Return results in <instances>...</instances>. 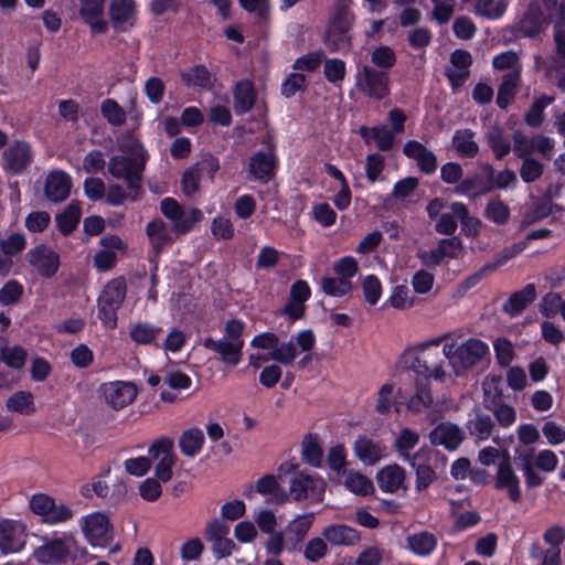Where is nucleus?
<instances>
[{
  "label": "nucleus",
  "instance_id": "f257e3e1",
  "mask_svg": "<svg viewBox=\"0 0 565 565\" xmlns=\"http://www.w3.org/2000/svg\"><path fill=\"white\" fill-rule=\"evenodd\" d=\"M461 338L460 331L445 332L407 349L402 358L405 364L425 380H434L439 383H448L450 373L447 370L445 358L440 359L436 349L440 344L452 342Z\"/></svg>",
  "mask_w": 565,
  "mask_h": 565
},
{
  "label": "nucleus",
  "instance_id": "f03ea898",
  "mask_svg": "<svg viewBox=\"0 0 565 565\" xmlns=\"http://www.w3.org/2000/svg\"><path fill=\"white\" fill-rule=\"evenodd\" d=\"M443 355L446 360L450 381L465 374L467 371L481 363L489 355V345L478 338H469L461 343L458 340L445 343Z\"/></svg>",
  "mask_w": 565,
  "mask_h": 565
},
{
  "label": "nucleus",
  "instance_id": "7ed1b4c3",
  "mask_svg": "<svg viewBox=\"0 0 565 565\" xmlns=\"http://www.w3.org/2000/svg\"><path fill=\"white\" fill-rule=\"evenodd\" d=\"M243 330L244 322L235 319L230 320L225 324V334L222 339L206 338L203 345L207 350L217 353L224 363L237 365L242 361V350L244 347Z\"/></svg>",
  "mask_w": 565,
  "mask_h": 565
},
{
  "label": "nucleus",
  "instance_id": "20e7f679",
  "mask_svg": "<svg viewBox=\"0 0 565 565\" xmlns=\"http://www.w3.org/2000/svg\"><path fill=\"white\" fill-rule=\"evenodd\" d=\"M78 525L85 541L93 548H106L114 540V525L106 512L94 511L83 515Z\"/></svg>",
  "mask_w": 565,
  "mask_h": 565
},
{
  "label": "nucleus",
  "instance_id": "39448f33",
  "mask_svg": "<svg viewBox=\"0 0 565 565\" xmlns=\"http://www.w3.org/2000/svg\"><path fill=\"white\" fill-rule=\"evenodd\" d=\"M135 159L122 156H115L108 162L109 173L116 178L124 180L128 188L138 189L141 182V172L146 161V152L141 145L136 143L134 147Z\"/></svg>",
  "mask_w": 565,
  "mask_h": 565
},
{
  "label": "nucleus",
  "instance_id": "423d86ee",
  "mask_svg": "<svg viewBox=\"0 0 565 565\" xmlns=\"http://www.w3.org/2000/svg\"><path fill=\"white\" fill-rule=\"evenodd\" d=\"M160 210L170 221L172 231L181 235L193 231L203 220V212L200 209L180 205L172 198L163 199Z\"/></svg>",
  "mask_w": 565,
  "mask_h": 565
},
{
  "label": "nucleus",
  "instance_id": "0eeeda50",
  "mask_svg": "<svg viewBox=\"0 0 565 565\" xmlns=\"http://www.w3.org/2000/svg\"><path fill=\"white\" fill-rule=\"evenodd\" d=\"M126 297V282L121 278L110 280L98 298V318L107 329L117 326V311Z\"/></svg>",
  "mask_w": 565,
  "mask_h": 565
},
{
  "label": "nucleus",
  "instance_id": "6e6552de",
  "mask_svg": "<svg viewBox=\"0 0 565 565\" xmlns=\"http://www.w3.org/2000/svg\"><path fill=\"white\" fill-rule=\"evenodd\" d=\"M327 483L319 475L297 472L289 482V497L295 501H308L318 503L323 500Z\"/></svg>",
  "mask_w": 565,
  "mask_h": 565
},
{
  "label": "nucleus",
  "instance_id": "1a4fd4ad",
  "mask_svg": "<svg viewBox=\"0 0 565 565\" xmlns=\"http://www.w3.org/2000/svg\"><path fill=\"white\" fill-rule=\"evenodd\" d=\"M316 344V337L311 330H302L288 342H277L273 351H270V360L284 365L294 363L299 348L300 352H310Z\"/></svg>",
  "mask_w": 565,
  "mask_h": 565
},
{
  "label": "nucleus",
  "instance_id": "9d476101",
  "mask_svg": "<svg viewBox=\"0 0 565 565\" xmlns=\"http://www.w3.org/2000/svg\"><path fill=\"white\" fill-rule=\"evenodd\" d=\"M99 393L107 406L120 411L136 399L138 388L132 382L111 381L102 384Z\"/></svg>",
  "mask_w": 565,
  "mask_h": 565
},
{
  "label": "nucleus",
  "instance_id": "9b49d317",
  "mask_svg": "<svg viewBox=\"0 0 565 565\" xmlns=\"http://www.w3.org/2000/svg\"><path fill=\"white\" fill-rule=\"evenodd\" d=\"M150 460L154 462V475L158 480L168 482L172 478V468L175 462L173 441L170 438H160L149 447Z\"/></svg>",
  "mask_w": 565,
  "mask_h": 565
},
{
  "label": "nucleus",
  "instance_id": "f8f14e48",
  "mask_svg": "<svg viewBox=\"0 0 565 565\" xmlns=\"http://www.w3.org/2000/svg\"><path fill=\"white\" fill-rule=\"evenodd\" d=\"M352 25V15L345 8H340L333 14L328 30L326 32L324 42L332 50L338 51L349 45V30Z\"/></svg>",
  "mask_w": 565,
  "mask_h": 565
},
{
  "label": "nucleus",
  "instance_id": "ddd939ff",
  "mask_svg": "<svg viewBox=\"0 0 565 565\" xmlns=\"http://www.w3.org/2000/svg\"><path fill=\"white\" fill-rule=\"evenodd\" d=\"M356 86L362 93L375 99H383L390 93L387 74L369 65H364L356 75Z\"/></svg>",
  "mask_w": 565,
  "mask_h": 565
},
{
  "label": "nucleus",
  "instance_id": "4468645a",
  "mask_svg": "<svg viewBox=\"0 0 565 565\" xmlns=\"http://www.w3.org/2000/svg\"><path fill=\"white\" fill-rule=\"evenodd\" d=\"M26 543V526L22 521H0V552L3 555L22 551Z\"/></svg>",
  "mask_w": 565,
  "mask_h": 565
},
{
  "label": "nucleus",
  "instance_id": "2eb2a0df",
  "mask_svg": "<svg viewBox=\"0 0 565 565\" xmlns=\"http://www.w3.org/2000/svg\"><path fill=\"white\" fill-rule=\"evenodd\" d=\"M108 15L115 31L130 32L138 20L137 3L135 0H110Z\"/></svg>",
  "mask_w": 565,
  "mask_h": 565
},
{
  "label": "nucleus",
  "instance_id": "dca6fc26",
  "mask_svg": "<svg viewBox=\"0 0 565 565\" xmlns=\"http://www.w3.org/2000/svg\"><path fill=\"white\" fill-rule=\"evenodd\" d=\"M230 527L218 519H213L206 524L205 539L211 544V550L216 558L230 556L236 548L235 543L228 537Z\"/></svg>",
  "mask_w": 565,
  "mask_h": 565
},
{
  "label": "nucleus",
  "instance_id": "f3484780",
  "mask_svg": "<svg viewBox=\"0 0 565 565\" xmlns=\"http://www.w3.org/2000/svg\"><path fill=\"white\" fill-rule=\"evenodd\" d=\"M218 160L214 157H207L198 162L194 167L186 170L182 178V190L186 196L198 192L200 181L207 178L213 181L215 172L218 170Z\"/></svg>",
  "mask_w": 565,
  "mask_h": 565
},
{
  "label": "nucleus",
  "instance_id": "a211bd4d",
  "mask_svg": "<svg viewBox=\"0 0 565 565\" xmlns=\"http://www.w3.org/2000/svg\"><path fill=\"white\" fill-rule=\"evenodd\" d=\"M26 259L38 274L45 278L53 277L60 267V255L46 245L31 248Z\"/></svg>",
  "mask_w": 565,
  "mask_h": 565
},
{
  "label": "nucleus",
  "instance_id": "6ab92c4d",
  "mask_svg": "<svg viewBox=\"0 0 565 565\" xmlns=\"http://www.w3.org/2000/svg\"><path fill=\"white\" fill-rule=\"evenodd\" d=\"M106 0H78V12L93 33L104 34L109 29L105 18Z\"/></svg>",
  "mask_w": 565,
  "mask_h": 565
},
{
  "label": "nucleus",
  "instance_id": "aec40b11",
  "mask_svg": "<svg viewBox=\"0 0 565 565\" xmlns=\"http://www.w3.org/2000/svg\"><path fill=\"white\" fill-rule=\"evenodd\" d=\"M68 541H74L71 533L65 534L64 537L47 541L34 550L33 556L43 564L63 563L70 555Z\"/></svg>",
  "mask_w": 565,
  "mask_h": 565
},
{
  "label": "nucleus",
  "instance_id": "412c9836",
  "mask_svg": "<svg viewBox=\"0 0 565 565\" xmlns=\"http://www.w3.org/2000/svg\"><path fill=\"white\" fill-rule=\"evenodd\" d=\"M494 488L505 492L510 501L518 503L522 499L520 478L510 462H501L497 467Z\"/></svg>",
  "mask_w": 565,
  "mask_h": 565
},
{
  "label": "nucleus",
  "instance_id": "4be33fe9",
  "mask_svg": "<svg viewBox=\"0 0 565 565\" xmlns=\"http://www.w3.org/2000/svg\"><path fill=\"white\" fill-rule=\"evenodd\" d=\"M99 243L103 248L95 254L94 266L100 271H107L116 265V252H125L127 246L117 235L104 236Z\"/></svg>",
  "mask_w": 565,
  "mask_h": 565
},
{
  "label": "nucleus",
  "instance_id": "5701e85b",
  "mask_svg": "<svg viewBox=\"0 0 565 565\" xmlns=\"http://www.w3.org/2000/svg\"><path fill=\"white\" fill-rule=\"evenodd\" d=\"M354 455L364 465H375L387 456V447L381 440L359 436L353 446Z\"/></svg>",
  "mask_w": 565,
  "mask_h": 565
},
{
  "label": "nucleus",
  "instance_id": "b1692460",
  "mask_svg": "<svg viewBox=\"0 0 565 565\" xmlns=\"http://www.w3.org/2000/svg\"><path fill=\"white\" fill-rule=\"evenodd\" d=\"M277 160L273 149L257 151L249 159V174L262 182L269 181L276 170Z\"/></svg>",
  "mask_w": 565,
  "mask_h": 565
},
{
  "label": "nucleus",
  "instance_id": "393cba45",
  "mask_svg": "<svg viewBox=\"0 0 565 565\" xmlns=\"http://www.w3.org/2000/svg\"><path fill=\"white\" fill-rule=\"evenodd\" d=\"M3 159L6 170L19 173L32 162L33 153L29 143L18 141L4 150Z\"/></svg>",
  "mask_w": 565,
  "mask_h": 565
},
{
  "label": "nucleus",
  "instance_id": "a878e982",
  "mask_svg": "<svg viewBox=\"0 0 565 565\" xmlns=\"http://www.w3.org/2000/svg\"><path fill=\"white\" fill-rule=\"evenodd\" d=\"M72 179L62 170H55L47 174L44 192L49 200L58 203L66 200L71 193Z\"/></svg>",
  "mask_w": 565,
  "mask_h": 565
},
{
  "label": "nucleus",
  "instance_id": "bb28decb",
  "mask_svg": "<svg viewBox=\"0 0 565 565\" xmlns=\"http://www.w3.org/2000/svg\"><path fill=\"white\" fill-rule=\"evenodd\" d=\"M403 153L416 161L420 171L431 174L437 169V157L423 143L416 140H408L403 147Z\"/></svg>",
  "mask_w": 565,
  "mask_h": 565
},
{
  "label": "nucleus",
  "instance_id": "cd10ccee",
  "mask_svg": "<svg viewBox=\"0 0 565 565\" xmlns=\"http://www.w3.org/2000/svg\"><path fill=\"white\" fill-rule=\"evenodd\" d=\"M419 438V434L416 430L404 427L399 430L394 440V448L398 457L408 462L412 467L416 466V460L419 459L423 451L420 450L415 455H411V451L418 445Z\"/></svg>",
  "mask_w": 565,
  "mask_h": 565
},
{
  "label": "nucleus",
  "instance_id": "c85d7f7f",
  "mask_svg": "<svg viewBox=\"0 0 565 565\" xmlns=\"http://www.w3.org/2000/svg\"><path fill=\"white\" fill-rule=\"evenodd\" d=\"M431 444L444 446L448 450H455L463 440V431L451 423L437 425L429 434Z\"/></svg>",
  "mask_w": 565,
  "mask_h": 565
},
{
  "label": "nucleus",
  "instance_id": "c756f323",
  "mask_svg": "<svg viewBox=\"0 0 565 565\" xmlns=\"http://www.w3.org/2000/svg\"><path fill=\"white\" fill-rule=\"evenodd\" d=\"M379 488L386 493H394L405 489V470L396 465H387L376 473Z\"/></svg>",
  "mask_w": 565,
  "mask_h": 565
},
{
  "label": "nucleus",
  "instance_id": "7c9ffc66",
  "mask_svg": "<svg viewBox=\"0 0 565 565\" xmlns=\"http://www.w3.org/2000/svg\"><path fill=\"white\" fill-rule=\"evenodd\" d=\"M322 536L335 546H353L361 541L360 532L345 524H333L322 531Z\"/></svg>",
  "mask_w": 565,
  "mask_h": 565
},
{
  "label": "nucleus",
  "instance_id": "2f4dec72",
  "mask_svg": "<svg viewBox=\"0 0 565 565\" xmlns=\"http://www.w3.org/2000/svg\"><path fill=\"white\" fill-rule=\"evenodd\" d=\"M311 289L307 281L299 279L290 288L289 301L285 311L292 319L302 317L305 312V302L310 298Z\"/></svg>",
  "mask_w": 565,
  "mask_h": 565
},
{
  "label": "nucleus",
  "instance_id": "473e14b6",
  "mask_svg": "<svg viewBox=\"0 0 565 565\" xmlns=\"http://www.w3.org/2000/svg\"><path fill=\"white\" fill-rule=\"evenodd\" d=\"M484 138L498 160L504 158L512 150L510 139L504 128L500 125L493 124L489 126Z\"/></svg>",
  "mask_w": 565,
  "mask_h": 565
},
{
  "label": "nucleus",
  "instance_id": "72a5a7b5",
  "mask_svg": "<svg viewBox=\"0 0 565 565\" xmlns=\"http://www.w3.org/2000/svg\"><path fill=\"white\" fill-rule=\"evenodd\" d=\"M315 518L313 512H308L297 515L288 523L285 530L286 540L291 543L294 548L303 541L313 524Z\"/></svg>",
  "mask_w": 565,
  "mask_h": 565
},
{
  "label": "nucleus",
  "instance_id": "f704fd0d",
  "mask_svg": "<svg viewBox=\"0 0 565 565\" xmlns=\"http://www.w3.org/2000/svg\"><path fill=\"white\" fill-rule=\"evenodd\" d=\"M339 480L348 491L356 495L365 497L374 491L372 480L362 472L353 469L343 470Z\"/></svg>",
  "mask_w": 565,
  "mask_h": 565
},
{
  "label": "nucleus",
  "instance_id": "c9c22d12",
  "mask_svg": "<svg viewBox=\"0 0 565 565\" xmlns=\"http://www.w3.org/2000/svg\"><path fill=\"white\" fill-rule=\"evenodd\" d=\"M430 380H425L423 376L416 375L415 387L416 392L406 403V407L412 413H422L427 409L433 403V395L430 391Z\"/></svg>",
  "mask_w": 565,
  "mask_h": 565
},
{
  "label": "nucleus",
  "instance_id": "e433bc0d",
  "mask_svg": "<svg viewBox=\"0 0 565 565\" xmlns=\"http://www.w3.org/2000/svg\"><path fill=\"white\" fill-rule=\"evenodd\" d=\"M255 488L258 493L269 497V503L280 505L289 500L288 493L280 487L274 475H265L259 478Z\"/></svg>",
  "mask_w": 565,
  "mask_h": 565
},
{
  "label": "nucleus",
  "instance_id": "4c0bfd02",
  "mask_svg": "<svg viewBox=\"0 0 565 565\" xmlns=\"http://www.w3.org/2000/svg\"><path fill=\"white\" fill-rule=\"evenodd\" d=\"M437 546V539L433 533L422 531L407 535L406 547L417 556L430 555Z\"/></svg>",
  "mask_w": 565,
  "mask_h": 565
},
{
  "label": "nucleus",
  "instance_id": "58836bf2",
  "mask_svg": "<svg viewBox=\"0 0 565 565\" xmlns=\"http://www.w3.org/2000/svg\"><path fill=\"white\" fill-rule=\"evenodd\" d=\"M536 297L534 285H526L522 290L514 292L503 305V310L512 317L520 315Z\"/></svg>",
  "mask_w": 565,
  "mask_h": 565
},
{
  "label": "nucleus",
  "instance_id": "ea45409f",
  "mask_svg": "<svg viewBox=\"0 0 565 565\" xmlns=\"http://www.w3.org/2000/svg\"><path fill=\"white\" fill-rule=\"evenodd\" d=\"M146 234L156 253H160L172 243V237L162 220L157 218L149 222L146 226Z\"/></svg>",
  "mask_w": 565,
  "mask_h": 565
},
{
  "label": "nucleus",
  "instance_id": "a19ab883",
  "mask_svg": "<svg viewBox=\"0 0 565 565\" xmlns=\"http://www.w3.org/2000/svg\"><path fill=\"white\" fill-rule=\"evenodd\" d=\"M256 93L252 82H238L234 89V110L237 115L248 113L255 104Z\"/></svg>",
  "mask_w": 565,
  "mask_h": 565
},
{
  "label": "nucleus",
  "instance_id": "79ce46f5",
  "mask_svg": "<svg viewBox=\"0 0 565 565\" xmlns=\"http://www.w3.org/2000/svg\"><path fill=\"white\" fill-rule=\"evenodd\" d=\"M360 135L366 143L375 142L376 147L382 151L390 150L394 143L395 134L383 125L372 128L361 127Z\"/></svg>",
  "mask_w": 565,
  "mask_h": 565
},
{
  "label": "nucleus",
  "instance_id": "37998d69",
  "mask_svg": "<svg viewBox=\"0 0 565 565\" xmlns=\"http://www.w3.org/2000/svg\"><path fill=\"white\" fill-rule=\"evenodd\" d=\"M6 407L12 413L25 416L32 415L36 411L34 395L30 391H17L8 397L6 401Z\"/></svg>",
  "mask_w": 565,
  "mask_h": 565
},
{
  "label": "nucleus",
  "instance_id": "c03bdc74",
  "mask_svg": "<svg viewBox=\"0 0 565 565\" xmlns=\"http://www.w3.org/2000/svg\"><path fill=\"white\" fill-rule=\"evenodd\" d=\"M204 440V434L200 428H189L179 438L180 451L186 457H195L201 452Z\"/></svg>",
  "mask_w": 565,
  "mask_h": 565
},
{
  "label": "nucleus",
  "instance_id": "a18cd8bd",
  "mask_svg": "<svg viewBox=\"0 0 565 565\" xmlns=\"http://www.w3.org/2000/svg\"><path fill=\"white\" fill-rule=\"evenodd\" d=\"M547 20L539 6L532 4L519 22V31L524 36L532 38L541 32Z\"/></svg>",
  "mask_w": 565,
  "mask_h": 565
},
{
  "label": "nucleus",
  "instance_id": "49530a36",
  "mask_svg": "<svg viewBox=\"0 0 565 565\" xmlns=\"http://www.w3.org/2000/svg\"><path fill=\"white\" fill-rule=\"evenodd\" d=\"M450 210L461 223V231L468 237H476L483 224L481 220L469 215L468 207L462 202H452Z\"/></svg>",
  "mask_w": 565,
  "mask_h": 565
},
{
  "label": "nucleus",
  "instance_id": "de8ad7c7",
  "mask_svg": "<svg viewBox=\"0 0 565 565\" xmlns=\"http://www.w3.org/2000/svg\"><path fill=\"white\" fill-rule=\"evenodd\" d=\"M472 58L469 52L456 50L450 56L451 67L448 68V77L454 84L461 83L469 73Z\"/></svg>",
  "mask_w": 565,
  "mask_h": 565
},
{
  "label": "nucleus",
  "instance_id": "09e8293b",
  "mask_svg": "<svg viewBox=\"0 0 565 565\" xmlns=\"http://www.w3.org/2000/svg\"><path fill=\"white\" fill-rule=\"evenodd\" d=\"M451 141L460 157L475 158L479 152V146L475 141V132L470 129L455 131Z\"/></svg>",
  "mask_w": 565,
  "mask_h": 565
},
{
  "label": "nucleus",
  "instance_id": "8fccbe9b",
  "mask_svg": "<svg viewBox=\"0 0 565 565\" xmlns=\"http://www.w3.org/2000/svg\"><path fill=\"white\" fill-rule=\"evenodd\" d=\"M535 66L544 68L546 77L552 81L561 90L565 92V64L550 57L544 60L540 56L535 57Z\"/></svg>",
  "mask_w": 565,
  "mask_h": 565
},
{
  "label": "nucleus",
  "instance_id": "3c124183",
  "mask_svg": "<svg viewBox=\"0 0 565 565\" xmlns=\"http://www.w3.org/2000/svg\"><path fill=\"white\" fill-rule=\"evenodd\" d=\"M493 189L491 182H486L480 175L473 174L461 180L456 186V193L469 198H479Z\"/></svg>",
  "mask_w": 565,
  "mask_h": 565
},
{
  "label": "nucleus",
  "instance_id": "603ef678",
  "mask_svg": "<svg viewBox=\"0 0 565 565\" xmlns=\"http://www.w3.org/2000/svg\"><path fill=\"white\" fill-rule=\"evenodd\" d=\"M302 460L313 468L322 465L323 449L317 435H307L301 443Z\"/></svg>",
  "mask_w": 565,
  "mask_h": 565
},
{
  "label": "nucleus",
  "instance_id": "864d4df0",
  "mask_svg": "<svg viewBox=\"0 0 565 565\" xmlns=\"http://www.w3.org/2000/svg\"><path fill=\"white\" fill-rule=\"evenodd\" d=\"M374 408L380 415H387L393 409H398L397 396L393 383H384L379 388Z\"/></svg>",
  "mask_w": 565,
  "mask_h": 565
},
{
  "label": "nucleus",
  "instance_id": "5fc2aeb1",
  "mask_svg": "<svg viewBox=\"0 0 565 565\" xmlns=\"http://www.w3.org/2000/svg\"><path fill=\"white\" fill-rule=\"evenodd\" d=\"M510 0H476L475 13L490 19H500L507 11Z\"/></svg>",
  "mask_w": 565,
  "mask_h": 565
},
{
  "label": "nucleus",
  "instance_id": "6e6d98bb",
  "mask_svg": "<svg viewBox=\"0 0 565 565\" xmlns=\"http://www.w3.org/2000/svg\"><path fill=\"white\" fill-rule=\"evenodd\" d=\"M467 428L472 437L478 441H482L491 436L493 422L488 414L477 413L473 418L468 422Z\"/></svg>",
  "mask_w": 565,
  "mask_h": 565
},
{
  "label": "nucleus",
  "instance_id": "4d7b16f0",
  "mask_svg": "<svg viewBox=\"0 0 565 565\" xmlns=\"http://www.w3.org/2000/svg\"><path fill=\"white\" fill-rule=\"evenodd\" d=\"M161 332V328L149 322H137L130 326L129 335L138 344L152 343Z\"/></svg>",
  "mask_w": 565,
  "mask_h": 565
},
{
  "label": "nucleus",
  "instance_id": "13d9d810",
  "mask_svg": "<svg viewBox=\"0 0 565 565\" xmlns=\"http://www.w3.org/2000/svg\"><path fill=\"white\" fill-rule=\"evenodd\" d=\"M81 218V209L78 204L71 203L66 209L57 214L56 223L61 233L64 235L70 234L75 230Z\"/></svg>",
  "mask_w": 565,
  "mask_h": 565
},
{
  "label": "nucleus",
  "instance_id": "bf43d9fd",
  "mask_svg": "<svg viewBox=\"0 0 565 565\" xmlns=\"http://www.w3.org/2000/svg\"><path fill=\"white\" fill-rule=\"evenodd\" d=\"M520 77L518 73H507L498 89L497 104L500 108H507L514 96Z\"/></svg>",
  "mask_w": 565,
  "mask_h": 565
},
{
  "label": "nucleus",
  "instance_id": "052dcab7",
  "mask_svg": "<svg viewBox=\"0 0 565 565\" xmlns=\"http://www.w3.org/2000/svg\"><path fill=\"white\" fill-rule=\"evenodd\" d=\"M55 504L56 501L52 497L44 493L33 494L29 502L31 511L39 515L43 523H45L47 520Z\"/></svg>",
  "mask_w": 565,
  "mask_h": 565
},
{
  "label": "nucleus",
  "instance_id": "680f3d73",
  "mask_svg": "<svg viewBox=\"0 0 565 565\" xmlns=\"http://www.w3.org/2000/svg\"><path fill=\"white\" fill-rule=\"evenodd\" d=\"M182 78L186 85L200 88H209L212 84V76L210 72L202 65L194 66L191 70L183 72Z\"/></svg>",
  "mask_w": 565,
  "mask_h": 565
},
{
  "label": "nucleus",
  "instance_id": "e2e57ef3",
  "mask_svg": "<svg viewBox=\"0 0 565 565\" xmlns=\"http://www.w3.org/2000/svg\"><path fill=\"white\" fill-rule=\"evenodd\" d=\"M492 66L498 71H508V73H518V77L521 74V64L519 56L513 51H505L497 54L492 60Z\"/></svg>",
  "mask_w": 565,
  "mask_h": 565
},
{
  "label": "nucleus",
  "instance_id": "0e129e2a",
  "mask_svg": "<svg viewBox=\"0 0 565 565\" xmlns=\"http://www.w3.org/2000/svg\"><path fill=\"white\" fill-rule=\"evenodd\" d=\"M100 113L113 126H121L126 121V111L115 99H105L100 105Z\"/></svg>",
  "mask_w": 565,
  "mask_h": 565
},
{
  "label": "nucleus",
  "instance_id": "69168bd1",
  "mask_svg": "<svg viewBox=\"0 0 565 565\" xmlns=\"http://www.w3.org/2000/svg\"><path fill=\"white\" fill-rule=\"evenodd\" d=\"M484 216L489 221L502 225L505 224L510 217V209L503 201L493 199L487 203Z\"/></svg>",
  "mask_w": 565,
  "mask_h": 565
},
{
  "label": "nucleus",
  "instance_id": "338daca9",
  "mask_svg": "<svg viewBox=\"0 0 565 565\" xmlns=\"http://www.w3.org/2000/svg\"><path fill=\"white\" fill-rule=\"evenodd\" d=\"M323 292L331 297H342L352 289L351 280L341 277H327L321 281Z\"/></svg>",
  "mask_w": 565,
  "mask_h": 565
},
{
  "label": "nucleus",
  "instance_id": "774afa93",
  "mask_svg": "<svg viewBox=\"0 0 565 565\" xmlns=\"http://www.w3.org/2000/svg\"><path fill=\"white\" fill-rule=\"evenodd\" d=\"M554 102V97L541 96L525 115V122L531 127H539L544 119V109Z\"/></svg>",
  "mask_w": 565,
  "mask_h": 565
}]
</instances>
